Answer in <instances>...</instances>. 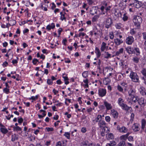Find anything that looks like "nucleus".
<instances>
[{"instance_id": "f257e3e1", "label": "nucleus", "mask_w": 146, "mask_h": 146, "mask_svg": "<svg viewBox=\"0 0 146 146\" xmlns=\"http://www.w3.org/2000/svg\"><path fill=\"white\" fill-rule=\"evenodd\" d=\"M133 21L134 25L136 26L137 28L139 29L140 25L142 22V19L141 17L139 16H134L133 19Z\"/></svg>"}, {"instance_id": "f03ea898", "label": "nucleus", "mask_w": 146, "mask_h": 146, "mask_svg": "<svg viewBox=\"0 0 146 146\" xmlns=\"http://www.w3.org/2000/svg\"><path fill=\"white\" fill-rule=\"evenodd\" d=\"M130 76L133 81L136 82H138L139 77L136 73L131 72L130 73Z\"/></svg>"}, {"instance_id": "7ed1b4c3", "label": "nucleus", "mask_w": 146, "mask_h": 146, "mask_svg": "<svg viewBox=\"0 0 146 146\" xmlns=\"http://www.w3.org/2000/svg\"><path fill=\"white\" fill-rule=\"evenodd\" d=\"M98 10V8L97 6L93 7L91 9L90 11V13L91 14L93 15L94 14H97V12Z\"/></svg>"}, {"instance_id": "20e7f679", "label": "nucleus", "mask_w": 146, "mask_h": 146, "mask_svg": "<svg viewBox=\"0 0 146 146\" xmlns=\"http://www.w3.org/2000/svg\"><path fill=\"white\" fill-rule=\"evenodd\" d=\"M137 101L138 104L141 107H144L146 103L145 101L144 98H141L139 99L138 98Z\"/></svg>"}, {"instance_id": "39448f33", "label": "nucleus", "mask_w": 146, "mask_h": 146, "mask_svg": "<svg viewBox=\"0 0 146 146\" xmlns=\"http://www.w3.org/2000/svg\"><path fill=\"white\" fill-rule=\"evenodd\" d=\"M112 24L111 19L110 18H108L106 19L105 27L108 29L111 26Z\"/></svg>"}, {"instance_id": "423d86ee", "label": "nucleus", "mask_w": 146, "mask_h": 146, "mask_svg": "<svg viewBox=\"0 0 146 146\" xmlns=\"http://www.w3.org/2000/svg\"><path fill=\"white\" fill-rule=\"evenodd\" d=\"M117 129L119 132L123 133H126L127 131V129L124 126H122L121 127L119 126H118L117 127Z\"/></svg>"}, {"instance_id": "0eeeda50", "label": "nucleus", "mask_w": 146, "mask_h": 146, "mask_svg": "<svg viewBox=\"0 0 146 146\" xmlns=\"http://www.w3.org/2000/svg\"><path fill=\"white\" fill-rule=\"evenodd\" d=\"M132 128L134 132H137L140 129V125L139 124L134 123L133 125Z\"/></svg>"}, {"instance_id": "6e6552de", "label": "nucleus", "mask_w": 146, "mask_h": 146, "mask_svg": "<svg viewBox=\"0 0 146 146\" xmlns=\"http://www.w3.org/2000/svg\"><path fill=\"white\" fill-rule=\"evenodd\" d=\"M106 94V90L104 89H100L98 90V94L99 95L102 97L105 96Z\"/></svg>"}, {"instance_id": "1a4fd4ad", "label": "nucleus", "mask_w": 146, "mask_h": 146, "mask_svg": "<svg viewBox=\"0 0 146 146\" xmlns=\"http://www.w3.org/2000/svg\"><path fill=\"white\" fill-rule=\"evenodd\" d=\"M106 123L105 121L104 120L99 121V122L98 123V125L99 127H100L101 129H102L105 127L106 126Z\"/></svg>"}, {"instance_id": "9d476101", "label": "nucleus", "mask_w": 146, "mask_h": 146, "mask_svg": "<svg viewBox=\"0 0 146 146\" xmlns=\"http://www.w3.org/2000/svg\"><path fill=\"white\" fill-rule=\"evenodd\" d=\"M134 41V38L132 36H129L126 39V43L128 44H131Z\"/></svg>"}, {"instance_id": "9b49d317", "label": "nucleus", "mask_w": 146, "mask_h": 146, "mask_svg": "<svg viewBox=\"0 0 146 146\" xmlns=\"http://www.w3.org/2000/svg\"><path fill=\"white\" fill-rule=\"evenodd\" d=\"M141 72L144 76V77H143L142 78L144 80V83L146 85V69L143 68L141 71Z\"/></svg>"}, {"instance_id": "f8f14e48", "label": "nucleus", "mask_w": 146, "mask_h": 146, "mask_svg": "<svg viewBox=\"0 0 146 146\" xmlns=\"http://www.w3.org/2000/svg\"><path fill=\"white\" fill-rule=\"evenodd\" d=\"M129 96L131 98H133L135 96V90L131 89L128 91Z\"/></svg>"}, {"instance_id": "ddd939ff", "label": "nucleus", "mask_w": 146, "mask_h": 146, "mask_svg": "<svg viewBox=\"0 0 146 146\" xmlns=\"http://www.w3.org/2000/svg\"><path fill=\"white\" fill-rule=\"evenodd\" d=\"M111 114L114 118L116 119L118 117V113L116 111L113 109L111 110Z\"/></svg>"}, {"instance_id": "4468645a", "label": "nucleus", "mask_w": 146, "mask_h": 146, "mask_svg": "<svg viewBox=\"0 0 146 146\" xmlns=\"http://www.w3.org/2000/svg\"><path fill=\"white\" fill-rule=\"evenodd\" d=\"M129 133H127L126 134L121 136L120 137L121 141H123L125 142V141L127 139L128 137L129 134Z\"/></svg>"}, {"instance_id": "2eb2a0df", "label": "nucleus", "mask_w": 146, "mask_h": 146, "mask_svg": "<svg viewBox=\"0 0 146 146\" xmlns=\"http://www.w3.org/2000/svg\"><path fill=\"white\" fill-rule=\"evenodd\" d=\"M133 3V6L137 8H139L141 7V3L139 1L136 0H135Z\"/></svg>"}, {"instance_id": "dca6fc26", "label": "nucleus", "mask_w": 146, "mask_h": 146, "mask_svg": "<svg viewBox=\"0 0 146 146\" xmlns=\"http://www.w3.org/2000/svg\"><path fill=\"white\" fill-rule=\"evenodd\" d=\"M146 125V121L144 119H142L141 121V129L144 130L145 127Z\"/></svg>"}, {"instance_id": "f3484780", "label": "nucleus", "mask_w": 146, "mask_h": 146, "mask_svg": "<svg viewBox=\"0 0 146 146\" xmlns=\"http://www.w3.org/2000/svg\"><path fill=\"white\" fill-rule=\"evenodd\" d=\"M104 105L107 110H110L112 108V106L111 104L108 103L107 102H104Z\"/></svg>"}, {"instance_id": "a211bd4d", "label": "nucleus", "mask_w": 146, "mask_h": 146, "mask_svg": "<svg viewBox=\"0 0 146 146\" xmlns=\"http://www.w3.org/2000/svg\"><path fill=\"white\" fill-rule=\"evenodd\" d=\"M121 107L123 110L126 111H128L129 109L131 108V107H129L127 105L125 104H123Z\"/></svg>"}, {"instance_id": "6ab92c4d", "label": "nucleus", "mask_w": 146, "mask_h": 146, "mask_svg": "<svg viewBox=\"0 0 146 146\" xmlns=\"http://www.w3.org/2000/svg\"><path fill=\"white\" fill-rule=\"evenodd\" d=\"M126 49L127 52L130 54L135 52L134 50L131 47H128L126 48Z\"/></svg>"}, {"instance_id": "aec40b11", "label": "nucleus", "mask_w": 146, "mask_h": 146, "mask_svg": "<svg viewBox=\"0 0 146 146\" xmlns=\"http://www.w3.org/2000/svg\"><path fill=\"white\" fill-rule=\"evenodd\" d=\"M106 136L107 139L108 140L113 139L114 137L113 134L111 133L107 134Z\"/></svg>"}, {"instance_id": "412c9836", "label": "nucleus", "mask_w": 146, "mask_h": 146, "mask_svg": "<svg viewBox=\"0 0 146 146\" xmlns=\"http://www.w3.org/2000/svg\"><path fill=\"white\" fill-rule=\"evenodd\" d=\"M55 27L54 23H52L51 24V25H48L46 27V29L50 31L51 30V29H54Z\"/></svg>"}, {"instance_id": "4be33fe9", "label": "nucleus", "mask_w": 146, "mask_h": 146, "mask_svg": "<svg viewBox=\"0 0 146 146\" xmlns=\"http://www.w3.org/2000/svg\"><path fill=\"white\" fill-rule=\"evenodd\" d=\"M95 53L96 54L97 58H99L101 55V53L99 49L97 47L95 48Z\"/></svg>"}, {"instance_id": "5701e85b", "label": "nucleus", "mask_w": 146, "mask_h": 146, "mask_svg": "<svg viewBox=\"0 0 146 146\" xmlns=\"http://www.w3.org/2000/svg\"><path fill=\"white\" fill-rule=\"evenodd\" d=\"M116 144V142L113 141H111L110 143H107L106 146H115Z\"/></svg>"}, {"instance_id": "b1692460", "label": "nucleus", "mask_w": 146, "mask_h": 146, "mask_svg": "<svg viewBox=\"0 0 146 146\" xmlns=\"http://www.w3.org/2000/svg\"><path fill=\"white\" fill-rule=\"evenodd\" d=\"M114 42L117 45H119L123 42V41L121 39L120 40L118 38L114 39Z\"/></svg>"}, {"instance_id": "393cba45", "label": "nucleus", "mask_w": 146, "mask_h": 146, "mask_svg": "<svg viewBox=\"0 0 146 146\" xmlns=\"http://www.w3.org/2000/svg\"><path fill=\"white\" fill-rule=\"evenodd\" d=\"M102 118V116L101 115H98L97 117L95 118L93 120V122L94 123L99 121V120L100 119H101Z\"/></svg>"}, {"instance_id": "a878e982", "label": "nucleus", "mask_w": 146, "mask_h": 146, "mask_svg": "<svg viewBox=\"0 0 146 146\" xmlns=\"http://www.w3.org/2000/svg\"><path fill=\"white\" fill-rule=\"evenodd\" d=\"M124 101L121 98H119L118 100V104L119 106L121 107L124 103Z\"/></svg>"}, {"instance_id": "bb28decb", "label": "nucleus", "mask_w": 146, "mask_h": 146, "mask_svg": "<svg viewBox=\"0 0 146 146\" xmlns=\"http://www.w3.org/2000/svg\"><path fill=\"white\" fill-rule=\"evenodd\" d=\"M106 43L104 42H102L101 47V50L102 51H104L105 50L106 47Z\"/></svg>"}, {"instance_id": "cd10ccee", "label": "nucleus", "mask_w": 146, "mask_h": 146, "mask_svg": "<svg viewBox=\"0 0 146 146\" xmlns=\"http://www.w3.org/2000/svg\"><path fill=\"white\" fill-rule=\"evenodd\" d=\"M0 130L1 132L3 134H6L8 132L7 129L5 128V127H1Z\"/></svg>"}, {"instance_id": "c85d7f7f", "label": "nucleus", "mask_w": 146, "mask_h": 146, "mask_svg": "<svg viewBox=\"0 0 146 146\" xmlns=\"http://www.w3.org/2000/svg\"><path fill=\"white\" fill-rule=\"evenodd\" d=\"M123 48H121L118 51H117L115 53L116 56H119L120 54L123 53Z\"/></svg>"}, {"instance_id": "c756f323", "label": "nucleus", "mask_w": 146, "mask_h": 146, "mask_svg": "<svg viewBox=\"0 0 146 146\" xmlns=\"http://www.w3.org/2000/svg\"><path fill=\"white\" fill-rule=\"evenodd\" d=\"M18 138L17 135L15 134H14L12 135L11 140L13 141L16 140H17L18 139Z\"/></svg>"}, {"instance_id": "7c9ffc66", "label": "nucleus", "mask_w": 146, "mask_h": 146, "mask_svg": "<svg viewBox=\"0 0 146 146\" xmlns=\"http://www.w3.org/2000/svg\"><path fill=\"white\" fill-rule=\"evenodd\" d=\"M99 15H95L92 18V21L93 22H96L97 21L98 19L99 18Z\"/></svg>"}, {"instance_id": "2f4dec72", "label": "nucleus", "mask_w": 146, "mask_h": 146, "mask_svg": "<svg viewBox=\"0 0 146 146\" xmlns=\"http://www.w3.org/2000/svg\"><path fill=\"white\" fill-rule=\"evenodd\" d=\"M63 78L64 79L65 81V84L66 85H67L69 84V82L68 81V79L67 76H62Z\"/></svg>"}, {"instance_id": "473e14b6", "label": "nucleus", "mask_w": 146, "mask_h": 146, "mask_svg": "<svg viewBox=\"0 0 146 146\" xmlns=\"http://www.w3.org/2000/svg\"><path fill=\"white\" fill-rule=\"evenodd\" d=\"M13 130L14 131H21L22 130V129L19 127L16 126L13 127Z\"/></svg>"}, {"instance_id": "72a5a7b5", "label": "nucleus", "mask_w": 146, "mask_h": 146, "mask_svg": "<svg viewBox=\"0 0 146 146\" xmlns=\"http://www.w3.org/2000/svg\"><path fill=\"white\" fill-rule=\"evenodd\" d=\"M118 146H126L125 142L123 141H120L118 144Z\"/></svg>"}, {"instance_id": "f704fd0d", "label": "nucleus", "mask_w": 146, "mask_h": 146, "mask_svg": "<svg viewBox=\"0 0 146 146\" xmlns=\"http://www.w3.org/2000/svg\"><path fill=\"white\" fill-rule=\"evenodd\" d=\"M132 60L135 63H137L139 62V58L136 57H133Z\"/></svg>"}, {"instance_id": "c9c22d12", "label": "nucleus", "mask_w": 146, "mask_h": 146, "mask_svg": "<svg viewBox=\"0 0 146 146\" xmlns=\"http://www.w3.org/2000/svg\"><path fill=\"white\" fill-rule=\"evenodd\" d=\"M105 53L106 54L105 55V56L104 58L106 59H108L109 58H111V55L110 54H109L108 52H105Z\"/></svg>"}, {"instance_id": "e433bc0d", "label": "nucleus", "mask_w": 146, "mask_h": 146, "mask_svg": "<svg viewBox=\"0 0 146 146\" xmlns=\"http://www.w3.org/2000/svg\"><path fill=\"white\" fill-rule=\"evenodd\" d=\"M121 84L123 87V88H124V89L125 90L127 86V84L124 82H122L121 83Z\"/></svg>"}, {"instance_id": "4c0bfd02", "label": "nucleus", "mask_w": 146, "mask_h": 146, "mask_svg": "<svg viewBox=\"0 0 146 146\" xmlns=\"http://www.w3.org/2000/svg\"><path fill=\"white\" fill-rule=\"evenodd\" d=\"M131 98L132 99V101L135 103L137 101L138 98L136 96H134V97Z\"/></svg>"}, {"instance_id": "58836bf2", "label": "nucleus", "mask_w": 146, "mask_h": 146, "mask_svg": "<svg viewBox=\"0 0 146 146\" xmlns=\"http://www.w3.org/2000/svg\"><path fill=\"white\" fill-rule=\"evenodd\" d=\"M122 24L120 23H117L115 25V27L117 29H120L121 27Z\"/></svg>"}, {"instance_id": "ea45409f", "label": "nucleus", "mask_w": 146, "mask_h": 146, "mask_svg": "<svg viewBox=\"0 0 146 146\" xmlns=\"http://www.w3.org/2000/svg\"><path fill=\"white\" fill-rule=\"evenodd\" d=\"M3 91L6 94H8L9 92V89L7 87L5 88L3 90Z\"/></svg>"}, {"instance_id": "a19ab883", "label": "nucleus", "mask_w": 146, "mask_h": 146, "mask_svg": "<svg viewBox=\"0 0 146 146\" xmlns=\"http://www.w3.org/2000/svg\"><path fill=\"white\" fill-rule=\"evenodd\" d=\"M88 71H84V72L82 74V76L84 78H86L88 77Z\"/></svg>"}, {"instance_id": "79ce46f5", "label": "nucleus", "mask_w": 146, "mask_h": 146, "mask_svg": "<svg viewBox=\"0 0 146 146\" xmlns=\"http://www.w3.org/2000/svg\"><path fill=\"white\" fill-rule=\"evenodd\" d=\"M117 88L118 90L120 92H122L123 91V88H122L121 86L119 85H118L117 86Z\"/></svg>"}, {"instance_id": "37998d69", "label": "nucleus", "mask_w": 146, "mask_h": 146, "mask_svg": "<svg viewBox=\"0 0 146 146\" xmlns=\"http://www.w3.org/2000/svg\"><path fill=\"white\" fill-rule=\"evenodd\" d=\"M109 37L110 39H112L114 38V35L113 32H111L110 33Z\"/></svg>"}, {"instance_id": "c03bdc74", "label": "nucleus", "mask_w": 146, "mask_h": 146, "mask_svg": "<svg viewBox=\"0 0 146 146\" xmlns=\"http://www.w3.org/2000/svg\"><path fill=\"white\" fill-rule=\"evenodd\" d=\"M64 135L66 137L67 139H69L70 138V134L68 132H65Z\"/></svg>"}, {"instance_id": "a18cd8bd", "label": "nucleus", "mask_w": 146, "mask_h": 146, "mask_svg": "<svg viewBox=\"0 0 146 146\" xmlns=\"http://www.w3.org/2000/svg\"><path fill=\"white\" fill-rule=\"evenodd\" d=\"M127 139L130 141H134L133 137L131 136H129V137H128Z\"/></svg>"}, {"instance_id": "49530a36", "label": "nucleus", "mask_w": 146, "mask_h": 146, "mask_svg": "<svg viewBox=\"0 0 146 146\" xmlns=\"http://www.w3.org/2000/svg\"><path fill=\"white\" fill-rule=\"evenodd\" d=\"M47 83L49 85H51L52 84V81L50 79H48L47 81Z\"/></svg>"}, {"instance_id": "de8ad7c7", "label": "nucleus", "mask_w": 146, "mask_h": 146, "mask_svg": "<svg viewBox=\"0 0 146 146\" xmlns=\"http://www.w3.org/2000/svg\"><path fill=\"white\" fill-rule=\"evenodd\" d=\"M38 62V60L34 58L32 62L35 65H36Z\"/></svg>"}, {"instance_id": "09e8293b", "label": "nucleus", "mask_w": 146, "mask_h": 146, "mask_svg": "<svg viewBox=\"0 0 146 146\" xmlns=\"http://www.w3.org/2000/svg\"><path fill=\"white\" fill-rule=\"evenodd\" d=\"M102 131L104 132H107V131H108V127L106 126L104 128H102Z\"/></svg>"}, {"instance_id": "8fccbe9b", "label": "nucleus", "mask_w": 146, "mask_h": 146, "mask_svg": "<svg viewBox=\"0 0 146 146\" xmlns=\"http://www.w3.org/2000/svg\"><path fill=\"white\" fill-rule=\"evenodd\" d=\"M110 118L109 116H106L105 117V120L107 122H110Z\"/></svg>"}, {"instance_id": "3c124183", "label": "nucleus", "mask_w": 146, "mask_h": 146, "mask_svg": "<svg viewBox=\"0 0 146 146\" xmlns=\"http://www.w3.org/2000/svg\"><path fill=\"white\" fill-rule=\"evenodd\" d=\"M46 129L48 131H52L54 130V129L52 127H46Z\"/></svg>"}, {"instance_id": "603ef678", "label": "nucleus", "mask_w": 146, "mask_h": 146, "mask_svg": "<svg viewBox=\"0 0 146 146\" xmlns=\"http://www.w3.org/2000/svg\"><path fill=\"white\" fill-rule=\"evenodd\" d=\"M60 19L62 21H63L64 20H66V18L65 17V15L64 14L62 15H61Z\"/></svg>"}, {"instance_id": "864d4df0", "label": "nucleus", "mask_w": 146, "mask_h": 146, "mask_svg": "<svg viewBox=\"0 0 146 146\" xmlns=\"http://www.w3.org/2000/svg\"><path fill=\"white\" fill-rule=\"evenodd\" d=\"M136 32L134 30V29H132L130 31V33L132 35H134L135 34Z\"/></svg>"}, {"instance_id": "5fc2aeb1", "label": "nucleus", "mask_w": 146, "mask_h": 146, "mask_svg": "<svg viewBox=\"0 0 146 146\" xmlns=\"http://www.w3.org/2000/svg\"><path fill=\"white\" fill-rule=\"evenodd\" d=\"M10 21L12 23L11 25L12 26L14 25L16 23V21L14 20H11Z\"/></svg>"}, {"instance_id": "6e6d98bb", "label": "nucleus", "mask_w": 146, "mask_h": 146, "mask_svg": "<svg viewBox=\"0 0 146 146\" xmlns=\"http://www.w3.org/2000/svg\"><path fill=\"white\" fill-rule=\"evenodd\" d=\"M128 17L126 16L124 14L123 15V20L124 21H126L127 20Z\"/></svg>"}, {"instance_id": "4d7b16f0", "label": "nucleus", "mask_w": 146, "mask_h": 146, "mask_svg": "<svg viewBox=\"0 0 146 146\" xmlns=\"http://www.w3.org/2000/svg\"><path fill=\"white\" fill-rule=\"evenodd\" d=\"M18 121L19 123H21L23 121V119L21 117L18 119Z\"/></svg>"}, {"instance_id": "13d9d810", "label": "nucleus", "mask_w": 146, "mask_h": 146, "mask_svg": "<svg viewBox=\"0 0 146 146\" xmlns=\"http://www.w3.org/2000/svg\"><path fill=\"white\" fill-rule=\"evenodd\" d=\"M134 50H135V51L136 52H137V54H139L140 53V52L139 48H135L134 49Z\"/></svg>"}, {"instance_id": "bf43d9fd", "label": "nucleus", "mask_w": 146, "mask_h": 146, "mask_svg": "<svg viewBox=\"0 0 146 146\" xmlns=\"http://www.w3.org/2000/svg\"><path fill=\"white\" fill-rule=\"evenodd\" d=\"M100 64H101L100 60V59H99L98 62V68L99 70H100Z\"/></svg>"}, {"instance_id": "052dcab7", "label": "nucleus", "mask_w": 146, "mask_h": 146, "mask_svg": "<svg viewBox=\"0 0 146 146\" xmlns=\"http://www.w3.org/2000/svg\"><path fill=\"white\" fill-rule=\"evenodd\" d=\"M143 36V38L144 40H146V33L144 32L142 34Z\"/></svg>"}, {"instance_id": "680f3d73", "label": "nucleus", "mask_w": 146, "mask_h": 146, "mask_svg": "<svg viewBox=\"0 0 146 146\" xmlns=\"http://www.w3.org/2000/svg\"><path fill=\"white\" fill-rule=\"evenodd\" d=\"M86 131V129L85 127H82L81 129V131L84 133H85Z\"/></svg>"}, {"instance_id": "e2e57ef3", "label": "nucleus", "mask_w": 146, "mask_h": 146, "mask_svg": "<svg viewBox=\"0 0 146 146\" xmlns=\"http://www.w3.org/2000/svg\"><path fill=\"white\" fill-rule=\"evenodd\" d=\"M87 1L90 5L92 4L94 2L93 0H87Z\"/></svg>"}, {"instance_id": "0e129e2a", "label": "nucleus", "mask_w": 146, "mask_h": 146, "mask_svg": "<svg viewBox=\"0 0 146 146\" xmlns=\"http://www.w3.org/2000/svg\"><path fill=\"white\" fill-rule=\"evenodd\" d=\"M85 34L84 33H79L78 35L79 37H80L81 35H82L83 36H85Z\"/></svg>"}, {"instance_id": "69168bd1", "label": "nucleus", "mask_w": 146, "mask_h": 146, "mask_svg": "<svg viewBox=\"0 0 146 146\" xmlns=\"http://www.w3.org/2000/svg\"><path fill=\"white\" fill-rule=\"evenodd\" d=\"M62 31V28H60L58 30V34L60 35V34L61 33Z\"/></svg>"}, {"instance_id": "338daca9", "label": "nucleus", "mask_w": 146, "mask_h": 146, "mask_svg": "<svg viewBox=\"0 0 146 146\" xmlns=\"http://www.w3.org/2000/svg\"><path fill=\"white\" fill-rule=\"evenodd\" d=\"M61 142L60 141L57 142L56 143V146H62Z\"/></svg>"}, {"instance_id": "774afa93", "label": "nucleus", "mask_w": 146, "mask_h": 146, "mask_svg": "<svg viewBox=\"0 0 146 146\" xmlns=\"http://www.w3.org/2000/svg\"><path fill=\"white\" fill-rule=\"evenodd\" d=\"M18 62L17 60H13L12 61V63L13 64H17Z\"/></svg>"}]
</instances>
